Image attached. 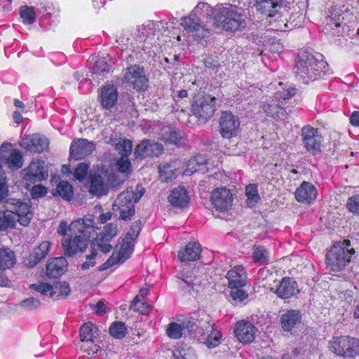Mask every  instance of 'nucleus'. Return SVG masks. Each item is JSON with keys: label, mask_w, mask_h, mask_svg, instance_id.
<instances>
[{"label": "nucleus", "mask_w": 359, "mask_h": 359, "mask_svg": "<svg viewBox=\"0 0 359 359\" xmlns=\"http://www.w3.org/2000/svg\"><path fill=\"white\" fill-rule=\"evenodd\" d=\"M95 217L93 215H86L68 224L61 221L57 227V233L63 236L62 245L65 254L72 256L83 252L88 246L90 237L95 232Z\"/></svg>", "instance_id": "nucleus-1"}, {"label": "nucleus", "mask_w": 359, "mask_h": 359, "mask_svg": "<svg viewBox=\"0 0 359 359\" xmlns=\"http://www.w3.org/2000/svg\"><path fill=\"white\" fill-rule=\"evenodd\" d=\"M213 22L226 31H238L246 25L245 8L235 4H217L213 7Z\"/></svg>", "instance_id": "nucleus-2"}, {"label": "nucleus", "mask_w": 359, "mask_h": 359, "mask_svg": "<svg viewBox=\"0 0 359 359\" xmlns=\"http://www.w3.org/2000/svg\"><path fill=\"white\" fill-rule=\"evenodd\" d=\"M327 64L320 54L313 55L307 52H301L296 65V74L305 83L315 81L325 74Z\"/></svg>", "instance_id": "nucleus-3"}, {"label": "nucleus", "mask_w": 359, "mask_h": 359, "mask_svg": "<svg viewBox=\"0 0 359 359\" xmlns=\"http://www.w3.org/2000/svg\"><path fill=\"white\" fill-rule=\"evenodd\" d=\"M4 164H6L11 169H18L23 164L21 152L13 149L11 144L8 143L3 144L0 147V203L7 196L8 192L6 173L1 170Z\"/></svg>", "instance_id": "nucleus-4"}, {"label": "nucleus", "mask_w": 359, "mask_h": 359, "mask_svg": "<svg viewBox=\"0 0 359 359\" xmlns=\"http://www.w3.org/2000/svg\"><path fill=\"white\" fill-rule=\"evenodd\" d=\"M350 245V241L344 240L332 246L327 253L326 260L327 266L330 271H340L350 262L355 253L353 248H349Z\"/></svg>", "instance_id": "nucleus-5"}, {"label": "nucleus", "mask_w": 359, "mask_h": 359, "mask_svg": "<svg viewBox=\"0 0 359 359\" xmlns=\"http://www.w3.org/2000/svg\"><path fill=\"white\" fill-rule=\"evenodd\" d=\"M136 191L134 193L132 188H128L115 200L114 210L119 211L120 217L123 220L130 219L135 214V203L144 195V189L141 185L137 186Z\"/></svg>", "instance_id": "nucleus-6"}, {"label": "nucleus", "mask_w": 359, "mask_h": 359, "mask_svg": "<svg viewBox=\"0 0 359 359\" xmlns=\"http://www.w3.org/2000/svg\"><path fill=\"white\" fill-rule=\"evenodd\" d=\"M139 233V224H133L126 235L123 238H119L116 250L113 252L105 264L112 265L122 263L129 258L133 251V244Z\"/></svg>", "instance_id": "nucleus-7"}, {"label": "nucleus", "mask_w": 359, "mask_h": 359, "mask_svg": "<svg viewBox=\"0 0 359 359\" xmlns=\"http://www.w3.org/2000/svg\"><path fill=\"white\" fill-rule=\"evenodd\" d=\"M329 348L339 356L355 357L359 355V339L347 335L335 336L329 341Z\"/></svg>", "instance_id": "nucleus-8"}, {"label": "nucleus", "mask_w": 359, "mask_h": 359, "mask_svg": "<svg viewBox=\"0 0 359 359\" xmlns=\"http://www.w3.org/2000/svg\"><path fill=\"white\" fill-rule=\"evenodd\" d=\"M198 336L200 339L208 347L212 348L220 344L222 334L211 321L210 316L203 313L198 320Z\"/></svg>", "instance_id": "nucleus-9"}, {"label": "nucleus", "mask_w": 359, "mask_h": 359, "mask_svg": "<svg viewBox=\"0 0 359 359\" xmlns=\"http://www.w3.org/2000/svg\"><path fill=\"white\" fill-rule=\"evenodd\" d=\"M6 208L15 215L18 222L27 226L33 217L30 202L26 199L10 198L6 201Z\"/></svg>", "instance_id": "nucleus-10"}, {"label": "nucleus", "mask_w": 359, "mask_h": 359, "mask_svg": "<svg viewBox=\"0 0 359 359\" xmlns=\"http://www.w3.org/2000/svg\"><path fill=\"white\" fill-rule=\"evenodd\" d=\"M124 79L138 91H144L148 88V79L143 67L139 65H134L128 67L126 69Z\"/></svg>", "instance_id": "nucleus-11"}, {"label": "nucleus", "mask_w": 359, "mask_h": 359, "mask_svg": "<svg viewBox=\"0 0 359 359\" xmlns=\"http://www.w3.org/2000/svg\"><path fill=\"white\" fill-rule=\"evenodd\" d=\"M180 25L184 30L194 38L201 39L208 36L210 31L203 24L201 18L193 14L181 20Z\"/></svg>", "instance_id": "nucleus-12"}, {"label": "nucleus", "mask_w": 359, "mask_h": 359, "mask_svg": "<svg viewBox=\"0 0 359 359\" xmlns=\"http://www.w3.org/2000/svg\"><path fill=\"white\" fill-rule=\"evenodd\" d=\"M344 15L345 13L340 8L332 6L328 11L326 19L324 28L325 33L339 35L345 25Z\"/></svg>", "instance_id": "nucleus-13"}, {"label": "nucleus", "mask_w": 359, "mask_h": 359, "mask_svg": "<svg viewBox=\"0 0 359 359\" xmlns=\"http://www.w3.org/2000/svg\"><path fill=\"white\" fill-rule=\"evenodd\" d=\"M48 175V171L45 168L44 162L39 161H32L25 170L23 177V183L25 188L29 189V186L46 180Z\"/></svg>", "instance_id": "nucleus-14"}, {"label": "nucleus", "mask_w": 359, "mask_h": 359, "mask_svg": "<svg viewBox=\"0 0 359 359\" xmlns=\"http://www.w3.org/2000/svg\"><path fill=\"white\" fill-rule=\"evenodd\" d=\"M277 297L280 299H287L299 293V290L296 281L292 278L285 277L281 280L274 282L271 287Z\"/></svg>", "instance_id": "nucleus-15"}, {"label": "nucleus", "mask_w": 359, "mask_h": 359, "mask_svg": "<svg viewBox=\"0 0 359 359\" xmlns=\"http://www.w3.org/2000/svg\"><path fill=\"white\" fill-rule=\"evenodd\" d=\"M220 133L224 138H231L236 135L240 121L232 113L224 111L219 119Z\"/></svg>", "instance_id": "nucleus-16"}, {"label": "nucleus", "mask_w": 359, "mask_h": 359, "mask_svg": "<svg viewBox=\"0 0 359 359\" xmlns=\"http://www.w3.org/2000/svg\"><path fill=\"white\" fill-rule=\"evenodd\" d=\"M302 136L304 147L315 154L320 151L322 137L318 134V130L306 126L302 129Z\"/></svg>", "instance_id": "nucleus-17"}, {"label": "nucleus", "mask_w": 359, "mask_h": 359, "mask_svg": "<svg viewBox=\"0 0 359 359\" xmlns=\"http://www.w3.org/2000/svg\"><path fill=\"white\" fill-rule=\"evenodd\" d=\"M215 101V97L210 96L196 98L192 105L193 113L198 118L207 119L213 114Z\"/></svg>", "instance_id": "nucleus-18"}, {"label": "nucleus", "mask_w": 359, "mask_h": 359, "mask_svg": "<svg viewBox=\"0 0 359 359\" xmlns=\"http://www.w3.org/2000/svg\"><path fill=\"white\" fill-rule=\"evenodd\" d=\"M22 148L34 153H40L45 151L48 145V140L38 134L25 135L20 142Z\"/></svg>", "instance_id": "nucleus-19"}, {"label": "nucleus", "mask_w": 359, "mask_h": 359, "mask_svg": "<svg viewBox=\"0 0 359 359\" xmlns=\"http://www.w3.org/2000/svg\"><path fill=\"white\" fill-rule=\"evenodd\" d=\"M257 331L252 323L244 320L238 322L234 327L236 337L240 342L245 344L254 341Z\"/></svg>", "instance_id": "nucleus-20"}, {"label": "nucleus", "mask_w": 359, "mask_h": 359, "mask_svg": "<svg viewBox=\"0 0 359 359\" xmlns=\"http://www.w3.org/2000/svg\"><path fill=\"white\" fill-rule=\"evenodd\" d=\"M211 202L217 210H227L232 205L233 195L226 188H217L212 191Z\"/></svg>", "instance_id": "nucleus-21"}, {"label": "nucleus", "mask_w": 359, "mask_h": 359, "mask_svg": "<svg viewBox=\"0 0 359 359\" xmlns=\"http://www.w3.org/2000/svg\"><path fill=\"white\" fill-rule=\"evenodd\" d=\"M163 151L162 144L152 140H144L137 146L135 154L136 158H142L147 156H158Z\"/></svg>", "instance_id": "nucleus-22"}, {"label": "nucleus", "mask_w": 359, "mask_h": 359, "mask_svg": "<svg viewBox=\"0 0 359 359\" xmlns=\"http://www.w3.org/2000/svg\"><path fill=\"white\" fill-rule=\"evenodd\" d=\"M95 147L93 142L86 139L74 141L70 146V156L76 160L83 158L90 154Z\"/></svg>", "instance_id": "nucleus-23"}, {"label": "nucleus", "mask_w": 359, "mask_h": 359, "mask_svg": "<svg viewBox=\"0 0 359 359\" xmlns=\"http://www.w3.org/2000/svg\"><path fill=\"white\" fill-rule=\"evenodd\" d=\"M52 247V243L45 241L41 242L36 248H34L32 254L25 260V265L29 268L36 266L42 259L46 258L48 255Z\"/></svg>", "instance_id": "nucleus-24"}, {"label": "nucleus", "mask_w": 359, "mask_h": 359, "mask_svg": "<svg viewBox=\"0 0 359 359\" xmlns=\"http://www.w3.org/2000/svg\"><path fill=\"white\" fill-rule=\"evenodd\" d=\"M231 288H240L243 287L247 280V273L244 267L238 265L228 271L226 276Z\"/></svg>", "instance_id": "nucleus-25"}, {"label": "nucleus", "mask_w": 359, "mask_h": 359, "mask_svg": "<svg viewBox=\"0 0 359 359\" xmlns=\"http://www.w3.org/2000/svg\"><path fill=\"white\" fill-rule=\"evenodd\" d=\"M317 190L314 185L308 182H303L295 191L297 201L304 203H311L316 199Z\"/></svg>", "instance_id": "nucleus-26"}, {"label": "nucleus", "mask_w": 359, "mask_h": 359, "mask_svg": "<svg viewBox=\"0 0 359 359\" xmlns=\"http://www.w3.org/2000/svg\"><path fill=\"white\" fill-rule=\"evenodd\" d=\"M168 202L175 208H185L189 203L190 197L184 187L173 189L168 197Z\"/></svg>", "instance_id": "nucleus-27"}, {"label": "nucleus", "mask_w": 359, "mask_h": 359, "mask_svg": "<svg viewBox=\"0 0 359 359\" xmlns=\"http://www.w3.org/2000/svg\"><path fill=\"white\" fill-rule=\"evenodd\" d=\"M110 60L109 55L102 56H93L88 61L90 65L93 62V65L91 67L92 73L99 76H104L105 74L109 73L111 67L108 64Z\"/></svg>", "instance_id": "nucleus-28"}, {"label": "nucleus", "mask_w": 359, "mask_h": 359, "mask_svg": "<svg viewBox=\"0 0 359 359\" xmlns=\"http://www.w3.org/2000/svg\"><path fill=\"white\" fill-rule=\"evenodd\" d=\"M67 262L63 257L50 259L46 266V274L49 277L56 278L62 275L67 270Z\"/></svg>", "instance_id": "nucleus-29"}, {"label": "nucleus", "mask_w": 359, "mask_h": 359, "mask_svg": "<svg viewBox=\"0 0 359 359\" xmlns=\"http://www.w3.org/2000/svg\"><path fill=\"white\" fill-rule=\"evenodd\" d=\"M201 247L198 243H189L179 251L178 258L181 262L194 261L199 259Z\"/></svg>", "instance_id": "nucleus-30"}, {"label": "nucleus", "mask_w": 359, "mask_h": 359, "mask_svg": "<svg viewBox=\"0 0 359 359\" xmlns=\"http://www.w3.org/2000/svg\"><path fill=\"white\" fill-rule=\"evenodd\" d=\"M117 89L114 85H106L102 89L100 101L102 107L105 109H110L117 101Z\"/></svg>", "instance_id": "nucleus-31"}, {"label": "nucleus", "mask_w": 359, "mask_h": 359, "mask_svg": "<svg viewBox=\"0 0 359 359\" xmlns=\"http://www.w3.org/2000/svg\"><path fill=\"white\" fill-rule=\"evenodd\" d=\"M201 283L200 278L193 275L192 272H184L179 280L180 287L184 292H191V290L198 291Z\"/></svg>", "instance_id": "nucleus-32"}, {"label": "nucleus", "mask_w": 359, "mask_h": 359, "mask_svg": "<svg viewBox=\"0 0 359 359\" xmlns=\"http://www.w3.org/2000/svg\"><path fill=\"white\" fill-rule=\"evenodd\" d=\"M277 100L271 99L263 106V110L268 116L276 119H283L285 116V110Z\"/></svg>", "instance_id": "nucleus-33"}, {"label": "nucleus", "mask_w": 359, "mask_h": 359, "mask_svg": "<svg viewBox=\"0 0 359 359\" xmlns=\"http://www.w3.org/2000/svg\"><path fill=\"white\" fill-rule=\"evenodd\" d=\"M205 161V158L201 155L191 158L188 161L187 168L184 171L183 175H191L196 172H205L206 171Z\"/></svg>", "instance_id": "nucleus-34"}, {"label": "nucleus", "mask_w": 359, "mask_h": 359, "mask_svg": "<svg viewBox=\"0 0 359 359\" xmlns=\"http://www.w3.org/2000/svg\"><path fill=\"white\" fill-rule=\"evenodd\" d=\"M301 315L298 311L290 310L283 314L280 322L285 331H290L297 323L300 322Z\"/></svg>", "instance_id": "nucleus-35"}, {"label": "nucleus", "mask_w": 359, "mask_h": 359, "mask_svg": "<svg viewBox=\"0 0 359 359\" xmlns=\"http://www.w3.org/2000/svg\"><path fill=\"white\" fill-rule=\"evenodd\" d=\"M279 0H255V6L260 13L273 17L279 6Z\"/></svg>", "instance_id": "nucleus-36"}, {"label": "nucleus", "mask_w": 359, "mask_h": 359, "mask_svg": "<svg viewBox=\"0 0 359 359\" xmlns=\"http://www.w3.org/2000/svg\"><path fill=\"white\" fill-rule=\"evenodd\" d=\"M16 262L15 252L8 248H0V270L12 268Z\"/></svg>", "instance_id": "nucleus-37"}, {"label": "nucleus", "mask_w": 359, "mask_h": 359, "mask_svg": "<svg viewBox=\"0 0 359 359\" xmlns=\"http://www.w3.org/2000/svg\"><path fill=\"white\" fill-rule=\"evenodd\" d=\"M296 93V88L280 82L278 83V88L275 93L274 98L277 100L281 104L284 105L285 101L294 96Z\"/></svg>", "instance_id": "nucleus-38"}, {"label": "nucleus", "mask_w": 359, "mask_h": 359, "mask_svg": "<svg viewBox=\"0 0 359 359\" xmlns=\"http://www.w3.org/2000/svg\"><path fill=\"white\" fill-rule=\"evenodd\" d=\"M16 222L18 220L9 209L0 210V231L15 228Z\"/></svg>", "instance_id": "nucleus-39"}, {"label": "nucleus", "mask_w": 359, "mask_h": 359, "mask_svg": "<svg viewBox=\"0 0 359 359\" xmlns=\"http://www.w3.org/2000/svg\"><path fill=\"white\" fill-rule=\"evenodd\" d=\"M149 294V288L142 287L140 290L139 294L135 297L131 306L130 309L137 311L142 314H147L151 309V306L150 304H145V308L142 309L140 306L141 303V299H143L144 297H146Z\"/></svg>", "instance_id": "nucleus-40"}, {"label": "nucleus", "mask_w": 359, "mask_h": 359, "mask_svg": "<svg viewBox=\"0 0 359 359\" xmlns=\"http://www.w3.org/2000/svg\"><path fill=\"white\" fill-rule=\"evenodd\" d=\"M107 187L104 184L100 175H92L90 177V192L94 195L102 196L107 194Z\"/></svg>", "instance_id": "nucleus-41"}, {"label": "nucleus", "mask_w": 359, "mask_h": 359, "mask_svg": "<svg viewBox=\"0 0 359 359\" xmlns=\"http://www.w3.org/2000/svg\"><path fill=\"white\" fill-rule=\"evenodd\" d=\"M74 194L72 186L66 181H60L57 185L53 195L61 196L63 199L69 201Z\"/></svg>", "instance_id": "nucleus-42"}, {"label": "nucleus", "mask_w": 359, "mask_h": 359, "mask_svg": "<svg viewBox=\"0 0 359 359\" xmlns=\"http://www.w3.org/2000/svg\"><path fill=\"white\" fill-rule=\"evenodd\" d=\"M182 173L179 169H174L173 166L169 164L161 165L159 167L160 178L163 182H168L177 177V176Z\"/></svg>", "instance_id": "nucleus-43"}, {"label": "nucleus", "mask_w": 359, "mask_h": 359, "mask_svg": "<svg viewBox=\"0 0 359 359\" xmlns=\"http://www.w3.org/2000/svg\"><path fill=\"white\" fill-rule=\"evenodd\" d=\"M97 328L91 323H88L83 325L80 329V337L83 342L93 341L97 336Z\"/></svg>", "instance_id": "nucleus-44"}, {"label": "nucleus", "mask_w": 359, "mask_h": 359, "mask_svg": "<svg viewBox=\"0 0 359 359\" xmlns=\"http://www.w3.org/2000/svg\"><path fill=\"white\" fill-rule=\"evenodd\" d=\"M245 196L247 205L250 208L255 207L260 199L257 185L251 184L246 186Z\"/></svg>", "instance_id": "nucleus-45"}, {"label": "nucleus", "mask_w": 359, "mask_h": 359, "mask_svg": "<svg viewBox=\"0 0 359 359\" xmlns=\"http://www.w3.org/2000/svg\"><path fill=\"white\" fill-rule=\"evenodd\" d=\"M270 23L273 29L281 32H286L287 30L292 29L297 26H299L297 23L293 24L291 22L287 21L286 18L280 15L274 19L273 22L270 21Z\"/></svg>", "instance_id": "nucleus-46"}, {"label": "nucleus", "mask_w": 359, "mask_h": 359, "mask_svg": "<svg viewBox=\"0 0 359 359\" xmlns=\"http://www.w3.org/2000/svg\"><path fill=\"white\" fill-rule=\"evenodd\" d=\"M203 313L198 314L197 318L196 315L194 314L193 316L185 319L182 324L183 330H187L188 332H196V336H198V320H201Z\"/></svg>", "instance_id": "nucleus-47"}, {"label": "nucleus", "mask_w": 359, "mask_h": 359, "mask_svg": "<svg viewBox=\"0 0 359 359\" xmlns=\"http://www.w3.org/2000/svg\"><path fill=\"white\" fill-rule=\"evenodd\" d=\"M158 135L160 139L172 144H177L181 137L177 132L169 126L163 127Z\"/></svg>", "instance_id": "nucleus-48"}, {"label": "nucleus", "mask_w": 359, "mask_h": 359, "mask_svg": "<svg viewBox=\"0 0 359 359\" xmlns=\"http://www.w3.org/2000/svg\"><path fill=\"white\" fill-rule=\"evenodd\" d=\"M164 25L165 22L163 21H147L141 26V28L139 27L138 30L139 32L142 30V34L149 36L150 34H155L156 30L163 27Z\"/></svg>", "instance_id": "nucleus-49"}, {"label": "nucleus", "mask_w": 359, "mask_h": 359, "mask_svg": "<svg viewBox=\"0 0 359 359\" xmlns=\"http://www.w3.org/2000/svg\"><path fill=\"white\" fill-rule=\"evenodd\" d=\"M53 290L54 291V297L57 299H65L70 292L69 285L65 281H59L53 285Z\"/></svg>", "instance_id": "nucleus-50"}, {"label": "nucleus", "mask_w": 359, "mask_h": 359, "mask_svg": "<svg viewBox=\"0 0 359 359\" xmlns=\"http://www.w3.org/2000/svg\"><path fill=\"white\" fill-rule=\"evenodd\" d=\"M29 288L32 290L39 292L41 294L49 298L54 297V291L53 290V285L46 283H39L36 284H31Z\"/></svg>", "instance_id": "nucleus-51"}, {"label": "nucleus", "mask_w": 359, "mask_h": 359, "mask_svg": "<svg viewBox=\"0 0 359 359\" xmlns=\"http://www.w3.org/2000/svg\"><path fill=\"white\" fill-rule=\"evenodd\" d=\"M269 252L263 246H255L252 251L253 261L256 264H262L269 259Z\"/></svg>", "instance_id": "nucleus-52"}, {"label": "nucleus", "mask_w": 359, "mask_h": 359, "mask_svg": "<svg viewBox=\"0 0 359 359\" xmlns=\"http://www.w3.org/2000/svg\"><path fill=\"white\" fill-rule=\"evenodd\" d=\"M20 14L23 22L26 25L32 24L36 20V13L32 7L28 6H21Z\"/></svg>", "instance_id": "nucleus-53"}, {"label": "nucleus", "mask_w": 359, "mask_h": 359, "mask_svg": "<svg viewBox=\"0 0 359 359\" xmlns=\"http://www.w3.org/2000/svg\"><path fill=\"white\" fill-rule=\"evenodd\" d=\"M195 16L208 15L213 20V7L205 2L198 3L191 13Z\"/></svg>", "instance_id": "nucleus-54"}, {"label": "nucleus", "mask_w": 359, "mask_h": 359, "mask_svg": "<svg viewBox=\"0 0 359 359\" xmlns=\"http://www.w3.org/2000/svg\"><path fill=\"white\" fill-rule=\"evenodd\" d=\"M174 359H196L194 350L188 346H183L173 353Z\"/></svg>", "instance_id": "nucleus-55"}, {"label": "nucleus", "mask_w": 359, "mask_h": 359, "mask_svg": "<svg viewBox=\"0 0 359 359\" xmlns=\"http://www.w3.org/2000/svg\"><path fill=\"white\" fill-rule=\"evenodd\" d=\"M126 327L121 322H114L109 327V333L116 339H122L126 334Z\"/></svg>", "instance_id": "nucleus-56"}, {"label": "nucleus", "mask_w": 359, "mask_h": 359, "mask_svg": "<svg viewBox=\"0 0 359 359\" xmlns=\"http://www.w3.org/2000/svg\"><path fill=\"white\" fill-rule=\"evenodd\" d=\"M109 241H107V238L102 237L100 236L93 243V251L95 252V248L97 247L100 249L102 252L107 253L111 251L112 249V245L109 244Z\"/></svg>", "instance_id": "nucleus-57"}, {"label": "nucleus", "mask_w": 359, "mask_h": 359, "mask_svg": "<svg viewBox=\"0 0 359 359\" xmlns=\"http://www.w3.org/2000/svg\"><path fill=\"white\" fill-rule=\"evenodd\" d=\"M183 329L182 325L176 323H170L168 329L167 334L169 337L172 339H179L182 337Z\"/></svg>", "instance_id": "nucleus-58"}, {"label": "nucleus", "mask_w": 359, "mask_h": 359, "mask_svg": "<svg viewBox=\"0 0 359 359\" xmlns=\"http://www.w3.org/2000/svg\"><path fill=\"white\" fill-rule=\"evenodd\" d=\"M27 189L29 191L33 198H42L47 193L46 188L41 184L33 185L32 187L31 186H29V189Z\"/></svg>", "instance_id": "nucleus-59"}, {"label": "nucleus", "mask_w": 359, "mask_h": 359, "mask_svg": "<svg viewBox=\"0 0 359 359\" xmlns=\"http://www.w3.org/2000/svg\"><path fill=\"white\" fill-rule=\"evenodd\" d=\"M116 167L120 172L128 173L130 170V162L128 157L126 156H121L116 162Z\"/></svg>", "instance_id": "nucleus-60"}, {"label": "nucleus", "mask_w": 359, "mask_h": 359, "mask_svg": "<svg viewBox=\"0 0 359 359\" xmlns=\"http://www.w3.org/2000/svg\"><path fill=\"white\" fill-rule=\"evenodd\" d=\"M20 305L27 310H34L40 306L41 302L34 297H29L22 300Z\"/></svg>", "instance_id": "nucleus-61"}, {"label": "nucleus", "mask_w": 359, "mask_h": 359, "mask_svg": "<svg viewBox=\"0 0 359 359\" xmlns=\"http://www.w3.org/2000/svg\"><path fill=\"white\" fill-rule=\"evenodd\" d=\"M132 148L133 143L129 140H123L117 144V149L121 152L122 156L128 157L132 151Z\"/></svg>", "instance_id": "nucleus-62"}, {"label": "nucleus", "mask_w": 359, "mask_h": 359, "mask_svg": "<svg viewBox=\"0 0 359 359\" xmlns=\"http://www.w3.org/2000/svg\"><path fill=\"white\" fill-rule=\"evenodd\" d=\"M81 348L88 355L97 354L98 353H101L102 351L97 344L93 343V340L83 342Z\"/></svg>", "instance_id": "nucleus-63"}, {"label": "nucleus", "mask_w": 359, "mask_h": 359, "mask_svg": "<svg viewBox=\"0 0 359 359\" xmlns=\"http://www.w3.org/2000/svg\"><path fill=\"white\" fill-rule=\"evenodd\" d=\"M347 207L351 212L359 215V195L349 198Z\"/></svg>", "instance_id": "nucleus-64"}]
</instances>
